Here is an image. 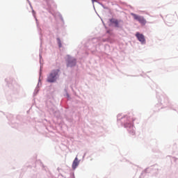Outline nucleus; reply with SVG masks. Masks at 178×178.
I'll list each match as a JSON object with an SVG mask.
<instances>
[{"mask_svg": "<svg viewBox=\"0 0 178 178\" xmlns=\"http://www.w3.org/2000/svg\"><path fill=\"white\" fill-rule=\"evenodd\" d=\"M58 73H59V70H54L51 71L47 76L48 83H55V81H56V76H58Z\"/></svg>", "mask_w": 178, "mask_h": 178, "instance_id": "1", "label": "nucleus"}, {"mask_svg": "<svg viewBox=\"0 0 178 178\" xmlns=\"http://www.w3.org/2000/svg\"><path fill=\"white\" fill-rule=\"evenodd\" d=\"M131 16H133L134 19L139 22V23L141 24L142 26H145V24H147V20H145V18H144V17L138 15L137 14L134 13H131Z\"/></svg>", "mask_w": 178, "mask_h": 178, "instance_id": "2", "label": "nucleus"}, {"mask_svg": "<svg viewBox=\"0 0 178 178\" xmlns=\"http://www.w3.org/2000/svg\"><path fill=\"white\" fill-rule=\"evenodd\" d=\"M136 37L141 44H145V37L144 35L140 34V33H136Z\"/></svg>", "mask_w": 178, "mask_h": 178, "instance_id": "3", "label": "nucleus"}, {"mask_svg": "<svg viewBox=\"0 0 178 178\" xmlns=\"http://www.w3.org/2000/svg\"><path fill=\"white\" fill-rule=\"evenodd\" d=\"M80 163V161H79V159L76 157L72 163V169H76Z\"/></svg>", "mask_w": 178, "mask_h": 178, "instance_id": "4", "label": "nucleus"}, {"mask_svg": "<svg viewBox=\"0 0 178 178\" xmlns=\"http://www.w3.org/2000/svg\"><path fill=\"white\" fill-rule=\"evenodd\" d=\"M74 65H76L75 59L72 60V62H69L67 66L72 67V66H74Z\"/></svg>", "mask_w": 178, "mask_h": 178, "instance_id": "5", "label": "nucleus"}, {"mask_svg": "<svg viewBox=\"0 0 178 178\" xmlns=\"http://www.w3.org/2000/svg\"><path fill=\"white\" fill-rule=\"evenodd\" d=\"M112 23L115 24V27H119V21H118V19H113L112 21Z\"/></svg>", "mask_w": 178, "mask_h": 178, "instance_id": "6", "label": "nucleus"}, {"mask_svg": "<svg viewBox=\"0 0 178 178\" xmlns=\"http://www.w3.org/2000/svg\"><path fill=\"white\" fill-rule=\"evenodd\" d=\"M57 41L58 42L59 47H62V43L60 42V38H57Z\"/></svg>", "mask_w": 178, "mask_h": 178, "instance_id": "7", "label": "nucleus"}, {"mask_svg": "<svg viewBox=\"0 0 178 178\" xmlns=\"http://www.w3.org/2000/svg\"><path fill=\"white\" fill-rule=\"evenodd\" d=\"M95 1V0H92V3H94Z\"/></svg>", "mask_w": 178, "mask_h": 178, "instance_id": "8", "label": "nucleus"}, {"mask_svg": "<svg viewBox=\"0 0 178 178\" xmlns=\"http://www.w3.org/2000/svg\"><path fill=\"white\" fill-rule=\"evenodd\" d=\"M95 2H97V0H95Z\"/></svg>", "mask_w": 178, "mask_h": 178, "instance_id": "9", "label": "nucleus"}, {"mask_svg": "<svg viewBox=\"0 0 178 178\" xmlns=\"http://www.w3.org/2000/svg\"><path fill=\"white\" fill-rule=\"evenodd\" d=\"M133 133V134H135V133L134 132H132Z\"/></svg>", "mask_w": 178, "mask_h": 178, "instance_id": "10", "label": "nucleus"}]
</instances>
